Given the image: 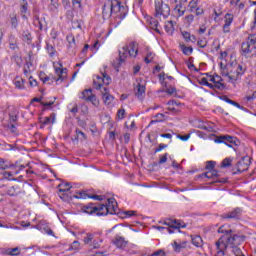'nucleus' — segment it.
Returning <instances> with one entry per match:
<instances>
[{
    "mask_svg": "<svg viewBox=\"0 0 256 256\" xmlns=\"http://www.w3.org/2000/svg\"><path fill=\"white\" fill-rule=\"evenodd\" d=\"M245 239V235L231 233L228 235H222L216 242L217 253L215 256H225V251H227V247H229V245L232 247H237L241 245Z\"/></svg>",
    "mask_w": 256,
    "mask_h": 256,
    "instance_id": "nucleus-1",
    "label": "nucleus"
},
{
    "mask_svg": "<svg viewBox=\"0 0 256 256\" xmlns=\"http://www.w3.org/2000/svg\"><path fill=\"white\" fill-rule=\"evenodd\" d=\"M211 137H214V143H224V145H227V147H230V148H232L233 145H235V147H238V145H241V141H239L238 138L235 136H231V135L217 136L215 134H211Z\"/></svg>",
    "mask_w": 256,
    "mask_h": 256,
    "instance_id": "nucleus-2",
    "label": "nucleus"
},
{
    "mask_svg": "<svg viewBox=\"0 0 256 256\" xmlns=\"http://www.w3.org/2000/svg\"><path fill=\"white\" fill-rule=\"evenodd\" d=\"M163 225L167 226L166 229L170 235L175 233L176 231L178 233H181V229H185V227H187V224H185V222L177 219H171V218L164 221Z\"/></svg>",
    "mask_w": 256,
    "mask_h": 256,
    "instance_id": "nucleus-3",
    "label": "nucleus"
},
{
    "mask_svg": "<svg viewBox=\"0 0 256 256\" xmlns=\"http://www.w3.org/2000/svg\"><path fill=\"white\" fill-rule=\"evenodd\" d=\"M103 210L97 213L98 217H103L105 215H115L117 214V200L115 198H108L106 204H102Z\"/></svg>",
    "mask_w": 256,
    "mask_h": 256,
    "instance_id": "nucleus-4",
    "label": "nucleus"
},
{
    "mask_svg": "<svg viewBox=\"0 0 256 256\" xmlns=\"http://www.w3.org/2000/svg\"><path fill=\"white\" fill-rule=\"evenodd\" d=\"M81 211L83 213H86L87 215H94V213L97 215V213H101L103 211V204L98 203H88L87 205H83L81 207Z\"/></svg>",
    "mask_w": 256,
    "mask_h": 256,
    "instance_id": "nucleus-5",
    "label": "nucleus"
},
{
    "mask_svg": "<svg viewBox=\"0 0 256 256\" xmlns=\"http://www.w3.org/2000/svg\"><path fill=\"white\" fill-rule=\"evenodd\" d=\"M129 56V46L122 47L121 50H119V58L118 62H113V68L117 73H119V69L121 68L122 63H125V59Z\"/></svg>",
    "mask_w": 256,
    "mask_h": 256,
    "instance_id": "nucleus-6",
    "label": "nucleus"
},
{
    "mask_svg": "<svg viewBox=\"0 0 256 256\" xmlns=\"http://www.w3.org/2000/svg\"><path fill=\"white\" fill-rule=\"evenodd\" d=\"M155 11H156V17L157 15H163L165 18H167V16L170 15L171 13V8L169 7V5L164 4L163 0H156Z\"/></svg>",
    "mask_w": 256,
    "mask_h": 256,
    "instance_id": "nucleus-7",
    "label": "nucleus"
},
{
    "mask_svg": "<svg viewBox=\"0 0 256 256\" xmlns=\"http://www.w3.org/2000/svg\"><path fill=\"white\" fill-rule=\"evenodd\" d=\"M74 199H94L96 201H103L104 196L97 194H89L87 190L77 191L75 195H73Z\"/></svg>",
    "mask_w": 256,
    "mask_h": 256,
    "instance_id": "nucleus-8",
    "label": "nucleus"
},
{
    "mask_svg": "<svg viewBox=\"0 0 256 256\" xmlns=\"http://www.w3.org/2000/svg\"><path fill=\"white\" fill-rule=\"evenodd\" d=\"M249 165H251V158L249 156H244L240 161L236 164L237 173H243L249 169Z\"/></svg>",
    "mask_w": 256,
    "mask_h": 256,
    "instance_id": "nucleus-9",
    "label": "nucleus"
},
{
    "mask_svg": "<svg viewBox=\"0 0 256 256\" xmlns=\"http://www.w3.org/2000/svg\"><path fill=\"white\" fill-rule=\"evenodd\" d=\"M21 185L22 184L9 187L6 191L7 195H9V197H17V195L25 193V190L21 188Z\"/></svg>",
    "mask_w": 256,
    "mask_h": 256,
    "instance_id": "nucleus-10",
    "label": "nucleus"
},
{
    "mask_svg": "<svg viewBox=\"0 0 256 256\" xmlns=\"http://www.w3.org/2000/svg\"><path fill=\"white\" fill-rule=\"evenodd\" d=\"M241 213H243V210L241 208H235L231 212H228L226 214H222V219H239L241 217Z\"/></svg>",
    "mask_w": 256,
    "mask_h": 256,
    "instance_id": "nucleus-11",
    "label": "nucleus"
},
{
    "mask_svg": "<svg viewBox=\"0 0 256 256\" xmlns=\"http://www.w3.org/2000/svg\"><path fill=\"white\" fill-rule=\"evenodd\" d=\"M111 15H113V12L111 10V3L109 1H106L102 6V18L111 19Z\"/></svg>",
    "mask_w": 256,
    "mask_h": 256,
    "instance_id": "nucleus-12",
    "label": "nucleus"
},
{
    "mask_svg": "<svg viewBox=\"0 0 256 256\" xmlns=\"http://www.w3.org/2000/svg\"><path fill=\"white\" fill-rule=\"evenodd\" d=\"M55 73L58 74V78H53L57 84L61 81H65L67 79V68H55Z\"/></svg>",
    "mask_w": 256,
    "mask_h": 256,
    "instance_id": "nucleus-13",
    "label": "nucleus"
},
{
    "mask_svg": "<svg viewBox=\"0 0 256 256\" xmlns=\"http://www.w3.org/2000/svg\"><path fill=\"white\" fill-rule=\"evenodd\" d=\"M58 187H62L59 189V193H62L61 195H59L60 199L65 200L67 197V191H71V189H73V186H71V183L67 182L65 184H60Z\"/></svg>",
    "mask_w": 256,
    "mask_h": 256,
    "instance_id": "nucleus-14",
    "label": "nucleus"
},
{
    "mask_svg": "<svg viewBox=\"0 0 256 256\" xmlns=\"http://www.w3.org/2000/svg\"><path fill=\"white\" fill-rule=\"evenodd\" d=\"M253 49H256V47L250 45L249 42H243L241 44V51H242V55H244V57H247V55H249V53H253Z\"/></svg>",
    "mask_w": 256,
    "mask_h": 256,
    "instance_id": "nucleus-15",
    "label": "nucleus"
},
{
    "mask_svg": "<svg viewBox=\"0 0 256 256\" xmlns=\"http://www.w3.org/2000/svg\"><path fill=\"white\" fill-rule=\"evenodd\" d=\"M114 245L118 247V249H125L127 247V241L125 240L124 237L122 236H116L115 239L113 240Z\"/></svg>",
    "mask_w": 256,
    "mask_h": 256,
    "instance_id": "nucleus-16",
    "label": "nucleus"
},
{
    "mask_svg": "<svg viewBox=\"0 0 256 256\" xmlns=\"http://www.w3.org/2000/svg\"><path fill=\"white\" fill-rule=\"evenodd\" d=\"M3 255L17 256L21 254L19 247L7 248L2 251Z\"/></svg>",
    "mask_w": 256,
    "mask_h": 256,
    "instance_id": "nucleus-17",
    "label": "nucleus"
},
{
    "mask_svg": "<svg viewBox=\"0 0 256 256\" xmlns=\"http://www.w3.org/2000/svg\"><path fill=\"white\" fill-rule=\"evenodd\" d=\"M128 53H129V57H137L139 50L135 42H131L130 45L128 46Z\"/></svg>",
    "mask_w": 256,
    "mask_h": 256,
    "instance_id": "nucleus-18",
    "label": "nucleus"
},
{
    "mask_svg": "<svg viewBox=\"0 0 256 256\" xmlns=\"http://www.w3.org/2000/svg\"><path fill=\"white\" fill-rule=\"evenodd\" d=\"M22 40L24 43H27V45H31V43H33V36H31V32H29V30H24L22 32Z\"/></svg>",
    "mask_w": 256,
    "mask_h": 256,
    "instance_id": "nucleus-19",
    "label": "nucleus"
},
{
    "mask_svg": "<svg viewBox=\"0 0 256 256\" xmlns=\"http://www.w3.org/2000/svg\"><path fill=\"white\" fill-rule=\"evenodd\" d=\"M110 3V9L112 11V15H119V10L121 9V2H112L108 1Z\"/></svg>",
    "mask_w": 256,
    "mask_h": 256,
    "instance_id": "nucleus-20",
    "label": "nucleus"
},
{
    "mask_svg": "<svg viewBox=\"0 0 256 256\" xmlns=\"http://www.w3.org/2000/svg\"><path fill=\"white\" fill-rule=\"evenodd\" d=\"M191 239H192V245H194V247H203V238H201V236L192 235Z\"/></svg>",
    "mask_w": 256,
    "mask_h": 256,
    "instance_id": "nucleus-21",
    "label": "nucleus"
},
{
    "mask_svg": "<svg viewBox=\"0 0 256 256\" xmlns=\"http://www.w3.org/2000/svg\"><path fill=\"white\" fill-rule=\"evenodd\" d=\"M66 40L69 49H75V47H77V44L75 43V36L73 35V33L68 34Z\"/></svg>",
    "mask_w": 256,
    "mask_h": 256,
    "instance_id": "nucleus-22",
    "label": "nucleus"
},
{
    "mask_svg": "<svg viewBox=\"0 0 256 256\" xmlns=\"http://www.w3.org/2000/svg\"><path fill=\"white\" fill-rule=\"evenodd\" d=\"M13 83L16 89H25V80L23 78L16 76Z\"/></svg>",
    "mask_w": 256,
    "mask_h": 256,
    "instance_id": "nucleus-23",
    "label": "nucleus"
},
{
    "mask_svg": "<svg viewBox=\"0 0 256 256\" xmlns=\"http://www.w3.org/2000/svg\"><path fill=\"white\" fill-rule=\"evenodd\" d=\"M145 85H141V83H138L135 87V95L136 97H143L145 95Z\"/></svg>",
    "mask_w": 256,
    "mask_h": 256,
    "instance_id": "nucleus-24",
    "label": "nucleus"
},
{
    "mask_svg": "<svg viewBox=\"0 0 256 256\" xmlns=\"http://www.w3.org/2000/svg\"><path fill=\"white\" fill-rule=\"evenodd\" d=\"M11 61H14L18 67H21V65H23V58L17 52L11 56Z\"/></svg>",
    "mask_w": 256,
    "mask_h": 256,
    "instance_id": "nucleus-25",
    "label": "nucleus"
},
{
    "mask_svg": "<svg viewBox=\"0 0 256 256\" xmlns=\"http://www.w3.org/2000/svg\"><path fill=\"white\" fill-rule=\"evenodd\" d=\"M102 99H103L105 105H111V103H113V100L115 99V97H113V95H111L110 93L106 92V93H103Z\"/></svg>",
    "mask_w": 256,
    "mask_h": 256,
    "instance_id": "nucleus-26",
    "label": "nucleus"
},
{
    "mask_svg": "<svg viewBox=\"0 0 256 256\" xmlns=\"http://www.w3.org/2000/svg\"><path fill=\"white\" fill-rule=\"evenodd\" d=\"M180 49H181L182 53L187 56H189V55H191V53H193V47L186 46L185 44H180Z\"/></svg>",
    "mask_w": 256,
    "mask_h": 256,
    "instance_id": "nucleus-27",
    "label": "nucleus"
},
{
    "mask_svg": "<svg viewBox=\"0 0 256 256\" xmlns=\"http://www.w3.org/2000/svg\"><path fill=\"white\" fill-rule=\"evenodd\" d=\"M217 83L214 84V89H218L219 91H223L225 89V84L221 83L223 81V78L221 76L216 75Z\"/></svg>",
    "mask_w": 256,
    "mask_h": 256,
    "instance_id": "nucleus-28",
    "label": "nucleus"
},
{
    "mask_svg": "<svg viewBox=\"0 0 256 256\" xmlns=\"http://www.w3.org/2000/svg\"><path fill=\"white\" fill-rule=\"evenodd\" d=\"M96 79H98V81H101V83H103L104 85H109L111 83V76L107 74H103V78L101 76H96Z\"/></svg>",
    "mask_w": 256,
    "mask_h": 256,
    "instance_id": "nucleus-29",
    "label": "nucleus"
},
{
    "mask_svg": "<svg viewBox=\"0 0 256 256\" xmlns=\"http://www.w3.org/2000/svg\"><path fill=\"white\" fill-rule=\"evenodd\" d=\"M165 31L168 33V35H173V31H175V26L173 24V21H168L165 25Z\"/></svg>",
    "mask_w": 256,
    "mask_h": 256,
    "instance_id": "nucleus-30",
    "label": "nucleus"
},
{
    "mask_svg": "<svg viewBox=\"0 0 256 256\" xmlns=\"http://www.w3.org/2000/svg\"><path fill=\"white\" fill-rule=\"evenodd\" d=\"M9 123H17V120L19 119V116L17 115V110H13L12 112H9Z\"/></svg>",
    "mask_w": 256,
    "mask_h": 256,
    "instance_id": "nucleus-31",
    "label": "nucleus"
},
{
    "mask_svg": "<svg viewBox=\"0 0 256 256\" xmlns=\"http://www.w3.org/2000/svg\"><path fill=\"white\" fill-rule=\"evenodd\" d=\"M28 9H29V3L27 2V0H22L20 4V13H22V15H26Z\"/></svg>",
    "mask_w": 256,
    "mask_h": 256,
    "instance_id": "nucleus-32",
    "label": "nucleus"
},
{
    "mask_svg": "<svg viewBox=\"0 0 256 256\" xmlns=\"http://www.w3.org/2000/svg\"><path fill=\"white\" fill-rule=\"evenodd\" d=\"M186 245H187V241H184L181 244L174 242L173 244L174 251H176V253H180L181 249H185Z\"/></svg>",
    "mask_w": 256,
    "mask_h": 256,
    "instance_id": "nucleus-33",
    "label": "nucleus"
},
{
    "mask_svg": "<svg viewBox=\"0 0 256 256\" xmlns=\"http://www.w3.org/2000/svg\"><path fill=\"white\" fill-rule=\"evenodd\" d=\"M86 101L92 103L94 107H97L99 105V100L97 99V96L95 94H90L89 97H87Z\"/></svg>",
    "mask_w": 256,
    "mask_h": 256,
    "instance_id": "nucleus-34",
    "label": "nucleus"
},
{
    "mask_svg": "<svg viewBox=\"0 0 256 256\" xmlns=\"http://www.w3.org/2000/svg\"><path fill=\"white\" fill-rule=\"evenodd\" d=\"M117 17H120V19H125V17H127V7L120 4V10L118 11Z\"/></svg>",
    "mask_w": 256,
    "mask_h": 256,
    "instance_id": "nucleus-35",
    "label": "nucleus"
},
{
    "mask_svg": "<svg viewBox=\"0 0 256 256\" xmlns=\"http://www.w3.org/2000/svg\"><path fill=\"white\" fill-rule=\"evenodd\" d=\"M37 26L39 31H43V29H45V27H47V20H45V17L41 18V20H38Z\"/></svg>",
    "mask_w": 256,
    "mask_h": 256,
    "instance_id": "nucleus-36",
    "label": "nucleus"
},
{
    "mask_svg": "<svg viewBox=\"0 0 256 256\" xmlns=\"http://www.w3.org/2000/svg\"><path fill=\"white\" fill-rule=\"evenodd\" d=\"M49 123H55V113H52L50 117H45L42 125H49Z\"/></svg>",
    "mask_w": 256,
    "mask_h": 256,
    "instance_id": "nucleus-37",
    "label": "nucleus"
},
{
    "mask_svg": "<svg viewBox=\"0 0 256 256\" xmlns=\"http://www.w3.org/2000/svg\"><path fill=\"white\" fill-rule=\"evenodd\" d=\"M93 239H95V235L91 233H87L86 236L84 237L83 241L85 245H89V243H93Z\"/></svg>",
    "mask_w": 256,
    "mask_h": 256,
    "instance_id": "nucleus-38",
    "label": "nucleus"
},
{
    "mask_svg": "<svg viewBox=\"0 0 256 256\" xmlns=\"http://www.w3.org/2000/svg\"><path fill=\"white\" fill-rule=\"evenodd\" d=\"M10 23H11V27H13V29H17L18 25H19V20H17V15H12L10 18Z\"/></svg>",
    "mask_w": 256,
    "mask_h": 256,
    "instance_id": "nucleus-39",
    "label": "nucleus"
},
{
    "mask_svg": "<svg viewBox=\"0 0 256 256\" xmlns=\"http://www.w3.org/2000/svg\"><path fill=\"white\" fill-rule=\"evenodd\" d=\"M49 11L55 12L59 9V3L56 0H50Z\"/></svg>",
    "mask_w": 256,
    "mask_h": 256,
    "instance_id": "nucleus-40",
    "label": "nucleus"
},
{
    "mask_svg": "<svg viewBox=\"0 0 256 256\" xmlns=\"http://www.w3.org/2000/svg\"><path fill=\"white\" fill-rule=\"evenodd\" d=\"M231 163H233V159L231 158H225L222 163H221V167H223L224 169H227V167H231Z\"/></svg>",
    "mask_w": 256,
    "mask_h": 256,
    "instance_id": "nucleus-41",
    "label": "nucleus"
},
{
    "mask_svg": "<svg viewBox=\"0 0 256 256\" xmlns=\"http://www.w3.org/2000/svg\"><path fill=\"white\" fill-rule=\"evenodd\" d=\"M90 95H93V90L92 89H86L82 92L81 99H84V101H87V97Z\"/></svg>",
    "mask_w": 256,
    "mask_h": 256,
    "instance_id": "nucleus-42",
    "label": "nucleus"
},
{
    "mask_svg": "<svg viewBox=\"0 0 256 256\" xmlns=\"http://www.w3.org/2000/svg\"><path fill=\"white\" fill-rule=\"evenodd\" d=\"M215 164H216L215 161H207V162H206L205 169H206L207 171H213V169H215Z\"/></svg>",
    "mask_w": 256,
    "mask_h": 256,
    "instance_id": "nucleus-43",
    "label": "nucleus"
},
{
    "mask_svg": "<svg viewBox=\"0 0 256 256\" xmlns=\"http://www.w3.org/2000/svg\"><path fill=\"white\" fill-rule=\"evenodd\" d=\"M181 35H182L183 39L186 41V43L191 42V33L187 32V31H181Z\"/></svg>",
    "mask_w": 256,
    "mask_h": 256,
    "instance_id": "nucleus-44",
    "label": "nucleus"
},
{
    "mask_svg": "<svg viewBox=\"0 0 256 256\" xmlns=\"http://www.w3.org/2000/svg\"><path fill=\"white\" fill-rule=\"evenodd\" d=\"M231 23H233V14L227 13L225 15V25H230L231 26Z\"/></svg>",
    "mask_w": 256,
    "mask_h": 256,
    "instance_id": "nucleus-45",
    "label": "nucleus"
},
{
    "mask_svg": "<svg viewBox=\"0 0 256 256\" xmlns=\"http://www.w3.org/2000/svg\"><path fill=\"white\" fill-rule=\"evenodd\" d=\"M199 3V0H191L189 2L190 11L193 12L195 9H197V4Z\"/></svg>",
    "mask_w": 256,
    "mask_h": 256,
    "instance_id": "nucleus-46",
    "label": "nucleus"
},
{
    "mask_svg": "<svg viewBox=\"0 0 256 256\" xmlns=\"http://www.w3.org/2000/svg\"><path fill=\"white\" fill-rule=\"evenodd\" d=\"M218 233H224V235H231V233H233V230H226L225 226H221L218 228Z\"/></svg>",
    "mask_w": 256,
    "mask_h": 256,
    "instance_id": "nucleus-47",
    "label": "nucleus"
},
{
    "mask_svg": "<svg viewBox=\"0 0 256 256\" xmlns=\"http://www.w3.org/2000/svg\"><path fill=\"white\" fill-rule=\"evenodd\" d=\"M210 179H218V177H220L219 175V171L216 169L210 170Z\"/></svg>",
    "mask_w": 256,
    "mask_h": 256,
    "instance_id": "nucleus-48",
    "label": "nucleus"
},
{
    "mask_svg": "<svg viewBox=\"0 0 256 256\" xmlns=\"http://www.w3.org/2000/svg\"><path fill=\"white\" fill-rule=\"evenodd\" d=\"M123 215H124V216H122L123 219H125V217H133V216L137 215V211H133V210L124 211Z\"/></svg>",
    "mask_w": 256,
    "mask_h": 256,
    "instance_id": "nucleus-49",
    "label": "nucleus"
},
{
    "mask_svg": "<svg viewBox=\"0 0 256 256\" xmlns=\"http://www.w3.org/2000/svg\"><path fill=\"white\" fill-rule=\"evenodd\" d=\"M188 69H194V71L199 72V69L195 67V64H193V57H190L188 59Z\"/></svg>",
    "mask_w": 256,
    "mask_h": 256,
    "instance_id": "nucleus-50",
    "label": "nucleus"
},
{
    "mask_svg": "<svg viewBox=\"0 0 256 256\" xmlns=\"http://www.w3.org/2000/svg\"><path fill=\"white\" fill-rule=\"evenodd\" d=\"M75 133H76L77 139H79V137H82V139H87V135L84 134L83 131L79 130V128H76Z\"/></svg>",
    "mask_w": 256,
    "mask_h": 256,
    "instance_id": "nucleus-51",
    "label": "nucleus"
},
{
    "mask_svg": "<svg viewBox=\"0 0 256 256\" xmlns=\"http://www.w3.org/2000/svg\"><path fill=\"white\" fill-rule=\"evenodd\" d=\"M117 117H118L119 121L125 119V109L122 108V109L118 110Z\"/></svg>",
    "mask_w": 256,
    "mask_h": 256,
    "instance_id": "nucleus-52",
    "label": "nucleus"
},
{
    "mask_svg": "<svg viewBox=\"0 0 256 256\" xmlns=\"http://www.w3.org/2000/svg\"><path fill=\"white\" fill-rule=\"evenodd\" d=\"M245 70H246V68H243V65L238 64L237 70H236L237 76L244 75Z\"/></svg>",
    "mask_w": 256,
    "mask_h": 256,
    "instance_id": "nucleus-53",
    "label": "nucleus"
},
{
    "mask_svg": "<svg viewBox=\"0 0 256 256\" xmlns=\"http://www.w3.org/2000/svg\"><path fill=\"white\" fill-rule=\"evenodd\" d=\"M46 49H47L50 57H53V55H55V47H53V45L47 44Z\"/></svg>",
    "mask_w": 256,
    "mask_h": 256,
    "instance_id": "nucleus-54",
    "label": "nucleus"
},
{
    "mask_svg": "<svg viewBox=\"0 0 256 256\" xmlns=\"http://www.w3.org/2000/svg\"><path fill=\"white\" fill-rule=\"evenodd\" d=\"M150 25H152V28L155 29L156 33H161V31H159V29L157 28L159 26V21L152 20L150 22Z\"/></svg>",
    "mask_w": 256,
    "mask_h": 256,
    "instance_id": "nucleus-55",
    "label": "nucleus"
},
{
    "mask_svg": "<svg viewBox=\"0 0 256 256\" xmlns=\"http://www.w3.org/2000/svg\"><path fill=\"white\" fill-rule=\"evenodd\" d=\"M41 105L44 107L43 111H45L46 109H49V107H52V105H55V101L41 102Z\"/></svg>",
    "mask_w": 256,
    "mask_h": 256,
    "instance_id": "nucleus-56",
    "label": "nucleus"
},
{
    "mask_svg": "<svg viewBox=\"0 0 256 256\" xmlns=\"http://www.w3.org/2000/svg\"><path fill=\"white\" fill-rule=\"evenodd\" d=\"M197 45L200 49H205L207 47V40L199 39Z\"/></svg>",
    "mask_w": 256,
    "mask_h": 256,
    "instance_id": "nucleus-57",
    "label": "nucleus"
},
{
    "mask_svg": "<svg viewBox=\"0 0 256 256\" xmlns=\"http://www.w3.org/2000/svg\"><path fill=\"white\" fill-rule=\"evenodd\" d=\"M156 120L155 121H151V123H158L159 121H163V119L165 118V114L163 113H158L156 114Z\"/></svg>",
    "mask_w": 256,
    "mask_h": 256,
    "instance_id": "nucleus-58",
    "label": "nucleus"
},
{
    "mask_svg": "<svg viewBox=\"0 0 256 256\" xmlns=\"http://www.w3.org/2000/svg\"><path fill=\"white\" fill-rule=\"evenodd\" d=\"M1 145H2V149L4 151H13V149H14V146L11 145V144L4 143V144H1Z\"/></svg>",
    "mask_w": 256,
    "mask_h": 256,
    "instance_id": "nucleus-59",
    "label": "nucleus"
},
{
    "mask_svg": "<svg viewBox=\"0 0 256 256\" xmlns=\"http://www.w3.org/2000/svg\"><path fill=\"white\" fill-rule=\"evenodd\" d=\"M190 138H191V134H186L184 136L181 134L177 135V139H180L181 141H189Z\"/></svg>",
    "mask_w": 256,
    "mask_h": 256,
    "instance_id": "nucleus-60",
    "label": "nucleus"
},
{
    "mask_svg": "<svg viewBox=\"0 0 256 256\" xmlns=\"http://www.w3.org/2000/svg\"><path fill=\"white\" fill-rule=\"evenodd\" d=\"M220 99H221L222 101H225L226 103H229L230 105H233V103H234V101L231 100L229 97H227V95H222V96H220Z\"/></svg>",
    "mask_w": 256,
    "mask_h": 256,
    "instance_id": "nucleus-61",
    "label": "nucleus"
},
{
    "mask_svg": "<svg viewBox=\"0 0 256 256\" xmlns=\"http://www.w3.org/2000/svg\"><path fill=\"white\" fill-rule=\"evenodd\" d=\"M7 127L9 131H11L14 135H17V127L15 126V124H8Z\"/></svg>",
    "mask_w": 256,
    "mask_h": 256,
    "instance_id": "nucleus-62",
    "label": "nucleus"
},
{
    "mask_svg": "<svg viewBox=\"0 0 256 256\" xmlns=\"http://www.w3.org/2000/svg\"><path fill=\"white\" fill-rule=\"evenodd\" d=\"M101 87H103V82H101V80H94V89H101Z\"/></svg>",
    "mask_w": 256,
    "mask_h": 256,
    "instance_id": "nucleus-63",
    "label": "nucleus"
},
{
    "mask_svg": "<svg viewBox=\"0 0 256 256\" xmlns=\"http://www.w3.org/2000/svg\"><path fill=\"white\" fill-rule=\"evenodd\" d=\"M231 248L233 249L234 255H236V256L241 255V249H240L239 247H237V246H231Z\"/></svg>",
    "mask_w": 256,
    "mask_h": 256,
    "instance_id": "nucleus-64",
    "label": "nucleus"
}]
</instances>
